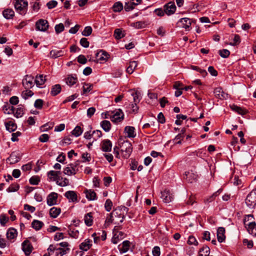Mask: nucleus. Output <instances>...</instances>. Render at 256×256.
<instances>
[{
	"instance_id": "obj_1",
	"label": "nucleus",
	"mask_w": 256,
	"mask_h": 256,
	"mask_svg": "<svg viewBox=\"0 0 256 256\" xmlns=\"http://www.w3.org/2000/svg\"><path fill=\"white\" fill-rule=\"evenodd\" d=\"M140 93L134 89L129 90V102L131 104L130 112L136 114L138 110V106H137L140 100Z\"/></svg>"
},
{
	"instance_id": "obj_2",
	"label": "nucleus",
	"mask_w": 256,
	"mask_h": 256,
	"mask_svg": "<svg viewBox=\"0 0 256 256\" xmlns=\"http://www.w3.org/2000/svg\"><path fill=\"white\" fill-rule=\"evenodd\" d=\"M128 126L125 127L124 136H120L118 140V144L120 148L122 154L124 157L127 158L128 150Z\"/></svg>"
},
{
	"instance_id": "obj_3",
	"label": "nucleus",
	"mask_w": 256,
	"mask_h": 256,
	"mask_svg": "<svg viewBox=\"0 0 256 256\" xmlns=\"http://www.w3.org/2000/svg\"><path fill=\"white\" fill-rule=\"evenodd\" d=\"M14 8L17 12L22 16H24L28 10V2L26 0H15Z\"/></svg>"
},
{
	"instance_id": "obj_4",
	"label": "nucleus",
	"mask_w": 256,
	"mask_h": 256,
	"mask_svg": "<svg viewBox=\"0 0 256 256\" xmlns=\"http://www.w3.org/2000/svg\"><path fill=\"white\" fill-rule=\"evenodd\" d=\"M246 206L250 208H254L256 206V188L253 190L246 196L245 200Z\"/></svg>"
},
{
	"instance_id": "obj_5",
	"label": "nucleus",
	"mask_w": 256,
	"mask_h": 256,
	"mask_svg": "<svg viewBox=\"0 0 256 256\" xmlns=\"http://www.w3.org/2000/svg\"><path fill=\"white\" fill-rule=\"evenodd\" d=\"M49 28L48 22L44 19H40L36 22V30L37 31L46 32Z\"/></svg>"
},
{
	"instance_id": "obj_6",
	"label": "nucleus",
	"mask_w": 256,
	"mask_h": 256,
	"mask_svg": "<svg viewBox=\"0 0 256 256\" xmlns=\"http://www.w3.org/2000/svg\"><path fill=\"white\" fill-rule=\"evenodd\" d=\"M34 78L31 75H26L23 78L22 84L25 89H30L34 86Z\"/></svg>"
},
{
	"instance_id": "obj_7",
	"label": "nucleus",
	"mask_w": 256,
	"mask_h": 256,
	"mask_svg": "<svg viewBox=\"0 0 256 256\" xmlns=\"http://www.w3.org/2000/svg\"><path fill=\"white\" fill-rule=\"evenodd\" d=\"M22 250L26 256H28L30 254L32 246L28 240H26L22 243Z\"/></svg>"
},
{
	"instance_id": "obj_8",
	"label": "nucleus",
	"mask_w": 256,
	"mask_h": 256,
	"mask_svg": "<svg viewBox=\"0 0 256 256\" xmlns=\"http://www.w3.org/2000/svg\"><path fill=\"white\" fill-rule=\"evenodd\" d=\"M176 10V6L173 2H170L164 6V12L168 15L174 14Z\"/></svg>"
},
{
	"instance_id": "obj_9",
	"label": "nucleus",
	"mask_w": 256,
	"mask_h": 256,
	"mask_svg": "<svg viewBox=\"0 0 256 256\" xmlns=\"http://www.w3.org/2000/svg\"><path fill=\"white\" fill-rule=\"evenodd\" d=\"M58 194L56 192H51L46 198V203L49 206L56 204Z\"/></svg>"
},
{
	"instance_id": "obj_10",
	"label": "nucleus",
	"mask_w": 256,
	"mask_h": 256,
	"mask_svg": "<svg viewBox=\"0 0 256 256\" xmlns=\"http://www.w3.org/2000/svg\"><path fill=\"white\" fill-rule=\"evenodd\" d=\"M124 114L120 110L116 111L114 114L110 117L112 121L114 122H120L124 118Z\"/></svg>"
},
{
	"instance_id": "obj_11",
	"label": "nucleus",
	"mask_w": 256,
	"mask_h": 256,
	"mask_svg": "<svg viewBox=\"0 0 256 256\" xmlns=\"http://www.w3.org/2000/svg\"><path fill=\"white\" fill-rule=\"evenodd\" d=\"M60 174L61 172L60 171L50 170L48 172V176L51 180L56 181L57 184V180L60 179Z\"/></svg>"
},
{
	"instance_id": "obj_12",
	"label": "nucleus",
	"mask_w": 256,
	"mask_h": 256,
	"mask_svg": "<svg viewBox=\"0 0 256 256\" xmlns=\"http://www.w3.org/2000/svg\"><path fill=\"white\" fill-rule=\"evenodd\" d=\"M102 150L104 152H110L112 150V143L109 140H104L101 144Z\"/></svg>"
},
{
	"instance_id": "obj_13",
	"label": "nucleus",
	"mask_w": 256,
	"mask_h": 256,
	"mask_svg": "<svg viewBox=\"0 0 256 256\" xmlns=\"http://www.w3.org/2000/svg\"><path fill=\"white\" fill-rule=\"evenodd\" d=\"M162 198L163 199V201L166 203H168L170 202L173 199V196L169 190H164L162 192Z\"/></svg>"
},
{
	"instance_id": "obj_14",
	"label": "nucleus",
	"mask_w": 256,
	"mask_h": 256,
	"mask_svg": "<svg viewBox=\"0 0 256 256\" xmlns=\"http://www.w3.org/2000/svg\"><path fill=\"white\" fill-rule=\"evenodd\" d=\"M215 96L220 99H226L228 98V94L224 92L221 88H216L214 90Z\"/></svg>"
},
{
	"instance_id": "obj_15",
	"label": "nucleus",
	"mask_w": 256,
	"mask_h": 256,
	"mask_svg": "<svg viewBox=\"0 0 256 256\" xmlns=\"http://www.w3.org/2000/svg\"><path fill=\"white\" fill-rule=\"evenodd\" d=\"M64 196L70 202H76L78 201V197L76 192L73 190H68L65 192Z\"/></svg>"
},
{
	"instance_id": "obj_16",
	"label": "nucleus",
	"mask_w": 256,
	"mask_h": 256,
	"mask_svg": "<svg viewBox=\"0 0 256 256\" xmlns=\"http://www.w3.org/2000/svg\"><path fill=\"white\" fill-rule=\"evenodd\" d=\"M217 238L219 242H222L225 240V228L223 227H219L217 230Z\"/></svg>"
},
{
	"instance_id": "obj_17",
	"label": "nucleus",
	"mask_w": 256,
	"mask_h": 256,
	"mask_svg": "<svg viewBox=\"0 0 256 256\" xmlns=\"http://www.w3.org/2000/svg\"><path fill=\"white\" fill-rule=\"evenodd\" d=\"M111 214V216L117 220L118 222H122L124 219V215L121 213L120 209H115L114 210Z\"/></svg>"
},
{
	"instance_id": "obj_18",
	"label": "nucleus",
	"mask_w": 256,
	"mask_h": 256,
	"mask_svg": "<svg viewBox=\"0 0 256 256\" xmlns=\"http://www.w3.org/2000/svg\"><path fill=\"white\" fill-rule=\"evenodd\" d=\"M92 246V241L89 239H86L80 245V248L84 251H87Z\"/></svg>"
},
{
	"instance_id": "obj_19",
	"label": "nucleus",
	"mask_w": 256,
	"mask_h": 256,
	"mask_svg": "<svg viewBox=\"0 0 256 256\" xmlns=\"http://www.w3.org/2000/svg\"><path fill=\"white\" fill-rule=\"evenodd\" d=\"M178 23H181L182 26L186 30H188L192 24V20L188 18H180L178 21Z\"/></svg>"
},
{
	"instance_id": "obj_20",
	"label": "nucleus",
	"mask_w": 256,
	"mask_h": 256,
	"mask_svg": "<svg viewBox=\"0 0 256 256\" xmlns=\"http://www.w3.org/2000/svg\"><path fill=\"white\" fill-rule=\"evenodd\" d=\"M230 106L232 110L237 112L239 114L243 116L248 113V110L246 109L238 106L236 105L232 104Z\"/></svg>"
},
{
	"instance_id": "obj_21",
	"label": "nucleus",
	"mask_w": 256,
	"mask_h": 256,
	"mask_svg": "<svg viewBox=\"0 0 256 256\" xmlns=\"http://www.w3.org/2000/svg\"><path fill=\"white\" fill-rule=\"evenodd\" d=\"M18 234V232L16 229L10 228H8L6 232L7 238L9 240L15 238Z\"/></svg>"
},
{
	"instance_id": "obj_22",
	"label": "nucleus",
	"mask_w": 256,
	"mask_h": 256,
	"mask_svg": "<svg viewBox=\"0 0 256 256\" xmlns=\"http://www.w3.org/2000/svg\"><path fill=\"white\" fill-rule=\"evenodd\" d=\"M3 16L7 20L12 18L14 16V11L10 8H6L2 12Z\"/></svg>"
},
{
	"instance_id": "obj_23",
	"label": "nucleus",
	"mask_w": 256,
	"mask_h": 256,
	"mask_svg": "<svg viewBox=\"0 0 256 256\" xmlns=\"http://www.w3.org/2000/svg\"><path fill=\"white\" fill-rule=\"evenodd\" d=\"M64 51L62 50H53L50 52V54L52 58H56L64 56Z\"/></svg>"
},
{
	"instance_id": "obj_24",
	"label": "nucleus",
	"mask_w": 256,
	"mask_h": 256,
	"mask_svg": "<svg viewBox=\"0 0 256 256\" xmlns=\"http://www.w3.org/2000/svg\"><path fill=\"white\" fill-rule=\"evenodd\" d=\"M247 230L250 234L256 236V224L254 222H250L248 223Z\"/></svg>"
},
{
	"instance_id": "obj_25",
	"label": "nucleus",
	"mask_w": 256,
	"mask_h": 256,
	"mask_svg": "<svg viewBox=\"0 0 256 256\" xmlns=\"http://www.w3.org/2000/svg\"><path fill=\"white\" fill-rule=\"evenodd\" d=\"M86 198L90 200H94L96 199V193L92 190H86L84 191Z\"/></svg>"
},
{
	"instance_id": "obj_26",
	"label": "nucleus",
	"mask_w": 256,
	"mask_h": 256,
	"mask_svg": "<svg viewBox=\"0 0 256 256\" xmlns=\"http://www.w3.org/2000/svg\"><path fill=\"white\" fill-rule=\"evenodd\" d=\"M185 176H186V178L190 183H192L198 178V176L192 172H185Z\"/></svg>"
},
{
	"instance_id": "obj_27",
	"label": "nucleus",
	"mask_w": 256,
	"mask_h": 256,
	"mask_svg": "<svg viewBox=\"0 0 256 256\" xmlns=\"http://www.w3.org/2000/svg\"><path fill=\"white\" fill-rule=\"evenodd\" d=\"M210 248L207 246H204L200 250L198 256H210Z\"/></svg>"
},
{
	"instance_id": "obj_28",
	"label": "nucleus",
	"mask_w": 256,
	"mask_h": 256,
	"mask_svg": "<svg viewBox=\"0 0 256 256\" xmlns=\"http://www.w3.org/2000/svg\"><path fill=\"white\" fill-rule=\"evenodd\" d=\"M77 81V77L76 76H73L72 75H68L66 78V84L70 86H73L76 83Z\"/></svg>"
},
{
	"instance_id": "obj_29",
	"label": "nucleus",
	"mask_w": 256,
	"mask_h": 256,
	"mask_svg": "<svg viewBox=\"0 0 256 256\" xmlns=\"http://www.w3.org/2000/svg\"><path fill=\"white\" fill-rule=\"evenodd\" d=\"M84 223L88 226H92L93 224L92 216V212H89L86 214L84 218Z\"/></svg>"
},
{
	"instance_id": "obj_30",
	"label": "nucleus",
	"mask_w": 256,
	"mask_h": 256,
	"mask_svg": "<svg viewBox=\"0 0 256 256\" xmlns=\"http://www.w3.org/2000/svg\"><path fill=\"white\" fill-rule=\"evenodd\" d=\"M61 210L60 208L53 207L50 210V217L56 218L60 214Z\"/></svg>"
},
{
	"instance_id": "obj_31",
	"label": "nucleus",
	"mask_w": 256,
	"mask_h": 256,
	"mask_svg": "<svg viewBox=\"0 0 256 256\" xmlns=\"http://www.w3.org/2000/svg\"><path fill=\"white\" fill-rule=\"evenodd\" d=\"M61 86L59 84L53 86L52 88L50 94L52 96H56L61 92Z\"/></svg>"
},
{
	"instance_id": "obj_32",
	"label": "nucleus",
	"mask_w": 256,
	"mask_h": 256,
	"mask_svg": "<svg viewBox=\"0 0 256 256\" xmlns=\"http://www.w3.org/2000/svg\"><path fill=\"white\" fill-rule=\"evenodd\" d=\"M118 250L121 254L125 253L128 251V240H124L118 246Z\"/></svg>"
},
{
	"instance_id": "obj_33",
	"label": "nucleus",
	"mask_w": 256,
	"mask_h": 256,
	"mask_svg": "<svg viewBox=\"0 0 256 256\" xmlns=\"http://www.w3.org/2000/svg\"><path fill=\"white\" fill-rule=\"evenodd\" d=\"M46 82L45 76H44L42 74L37 76L36 77L34 82L37 86H40L44 84Z\"/></svg>"
},
{
	"instance_id": "obj_34",
	"label": "nucleus",
	"mask_w": 256,
	"mask_h": 256,
	"mask_svg": "<svg viewBox=\"0 0 256 256\" xmlns=\"http://www.w3.org/2000/svg\"><path fill=\"white\" fill-rule=\"evenodd\" d=\"M44 225V223L38 220H34L32 222V226L36 230H40Z\"/></svg>"
},
{
	"instance_id": "obj_35",
	"label": "nucleus",
	"mask_w": 256,
	"mask_h": 256,
	"mask_svg": "<svg viewBox=\"0 0 256 256\" xmlns=\"http://www.w3.org/2000/svg\"><path fill=\"white\" fill-rule=\"evenodd\" d=\"M100 126L106 132H108L111 128V124L110 121L104 120L100 122Z\"/></svg>"
},
{
	"instance_id": "obj_36",
	"label": "nucleus",
	"mask_w": 256,
	"mask_h": 256,
	"mask_svg": "<svg viewBox=\"0 0 256 256\" xmlns=\"http://www.w3.org/2000/svg\"><path fill=\"white\" fill-rule=\"evenodd\" d=\"M78 172V170H74V168H72L68 166L64 170V172L65 174L68 176H72Z\"/></svg>"
},
{
	"instance_id": "obj_37",
	"label": "nucleus",
	"mask_w": 256,
	"mask_h": 256,
	"mask_svg": "<svg viewBox=\"0 0 256 256\" xmlns=\"http://www.w3.org/2000/svg\"><path fill=\"white\" fill-rule=\"evenodd\" d=\"M83 132V130L79 126H76L72 130V134L76 137L80 136Z\"/></svg>"
},
{
	"instance_id": "obj_38",
	"label": "nucleus",
	"mask_w": 256,
	"mask_h": 256,
	"mask_svg": "<svg viewBox=\"0 0 256 256\" xmlns=\"http://www.w3.org/2000/svg\"><path fill=\"white\" fill-rule=\"evenodd\" d=\"M70 248H56V251L55 252L56 256H63L65 254L67 253L68 251H69Z\"/></svg>"
},
{
	"instance_id": "obj_39",
	"label": "nucleus",
	"mask_w": 256,
	"mask_h": 256,
	"mask_svg": "<svg viewBox=\"0 0 256 256\" xmlns=\"http://www.w3.org/2000/svg\"><path fill=\"white\" fill-rule=\"evenodd\" d=\"M30 5L32 9L31 12L32 13L34 12H38L40 8V4L39 2H30Z\"/></svg>"
},
{
	"instance_id": "obj_40",
	"label": "nucleus",
	"mask_w": 256,
	"mask_h": 256,
	"mask_svg": "<svg viewBox=\"0 0 256 256\" xmlns=\"http://www.w3.org/2000/svg\"><path fill=\"white\" fill-rule=\"evenodd\" d=\"M33 95L34 92L32 90H29V89H26L22 92V96L24 100L28 98Z\"/></svg>"
},
{
	"instance_id": "obj_41",
	"label": "nucleus",
	"mask_w": 256,
	"mask_h": 256,
	"mask_svg": "<svg viewBox=\"0 0 256 256\" xmlns=\"http://www.w3.org/2000/svg\"><path fill=\"white\" fill-rule=\"evenodd\" d=\"M124 36V32L119 28H116L114 30V38L117 39L119 40L122 38Z\"/></svg>"
},
{
	"instance_id": "obj_42",
	"label": "nucleus",
	"mask_w": 256,
	"mask_h": 256,
	"mask_svg": "<svg viewBox=\"0 0 256 256\" xmlns=\"http://www.w3.org/2000/svg\"><path fill=\"white\" fill-rule=\"evenodd\" d=\"M112 9L114 12H120L123 9V5L120 2H116L114 4Z\"/></svg>"
},
{
	"instance_id": "obj_43",
	"label": "nucleus",
	"mask_w": 256,
	"mask_h": 256,
	"mask_svg": "<svg viewBox=\"0 0 256 256\" xmlns=\"http://www.w3.org/2000/svg\"><path fill=\"white\" fill-rule=\"evenodd\" d=\"M54 124L52 122L46 123L40 128L41 132H46L52 128Z\"/></svg>"
},
{
	"instance_id": "obj_44",
	"label": "nucleus",
	"mask_w": 256,
	"mask_h": 256,
	"mask_svg": "<svg viewBox=\"0 0 256 256\" xmlns=\"http://www.w3.org/2000/svg\"><path fill=\"white\" fill-rule=\"evenodd\" d=\"M96 58H98V59L100 60H105L108 58L107 54L103 50H100L96 52Z\"/></svg>"
},
{
	"instance_id": "obj_45",
	"label": "nucleus",
	"mask_w": 256,
	"mask_h": 256,
	"mask_svg": "<svg viewBox=\"0 0 256 256\" xmlns=\"http://www.w3.org/2000/svg\"><path fill=\"white\" fill-rule=\"evenodd\" d=\"M138 66L136 61L129 62V74H132Z\"/></svg>"
},
{
	"instance_id": "obj_46",
	"label": "nucleus",
	"mask_w": 256,
	"mask_h": 256,
	"mask_svg": "<svg viewBox=\"0 0 256 256\" xmlns=\"http://www.w3.org/2000/svg\"><path fill=\"white\" fill-rule=\"evenodd\" d=\"M114 223V224H118V220H116L113 217L111 216V214H110V216L108 217L105 221V224L106 226H109L110 224Z\"/></svg>"
},
{
	"instance_id": "obj_47",
	"label": "nucleus",
	"mask_w": 256,
	"mask_h": 256,
	"mask_svg": "<svg viewBox=\"0 0 256 256\" xmlns=\"http://www.w3.org/2000/svg\"><path fill=\"white\" fill-rule=\"evenodd\" d=\"M6 130L10 132H14L16 128V124L12 122L6 123Z\"/></svg>"
},
{
	"instance_id": "obj_48",
	"label": "nucleus",
	"mask_w": 256,
	"mask_h": 256,
	"mask_svg": "<svg viewBox=\"0 0 256 256\" xmlns=\"http://www.w3.org/2000/svg\"><path fill=\"white\" fill-rule=\"evenodd\" d=\"M20 186L18 184H12L6 190L8 192H15L18 190Z\"/></svg>"
},
{
	"instance_id": "obj_49",
	"label": "nucleus",
	"mask_w": 256,
	"mask_h": 256,
	"mask_svg": "<svg viewBox=\"0 0 256 256\" xmlns=\"http://www.w3.org/2000/svg\"><path fill=\"white\" fill-rule=\"evenodd\" d=\"M130 26H134L136 28H144L145 23L144 22L140 21L136 22H133L130 24Z\"/></svg>"
},
{
	"instance_id": "obj_50",
	"label": "nucleus",
	"mask_w": 256,
	"mask_h": 256,
	"mask_svg": "<svg viewBox=\"0 0 256 256\" xmlns=\"http://www.w3.org/2000/svg\"><path fill=\"white\" fill-rule=\"evenodd\" d=\"M93 85L90 84H84L83 86V94L90 92L92 90Z\"/></svg>"
},
{
	"instance_id": "obj_51",
	"label": "nucleus",
	"mask_w": 256,
	"mask_h": 256,
	"mask_svg": "<svg viewBox=\"0 0 256 256\" xmlns=\"http://www.w3.org/2000/svg\"><path fill=\"white\" fill-rule=\"evenodd\" d=\"M24 108L22 107L19 106L16 110V112H14V116L17 118H21L24 115Z\"/></svg>"
},
{
	"instance_id": "obj_52",
	"label": "nucleus",
	"mask_w": 256,
	"mask_h": 256,
	"mask_svg": "<svg viewBox=\"0 0 256 256\" xmlns=\"http://www.w3.org/2000/svg\"><path fill=\"white\" fill-rule=\"evenodd\" d=\"M130 5H129V10H133L135 6L140 4L142 0H130Z\"/></svg>"
},
{
	"instance_id": "obj_53",
	"label": "nucleus",
	"mask_w": 256,
	"mask_h": 256,
	"mask_svg": "<svg viewBox=\"0 0 256 256\" xmlns=\"http://www.w3.org/2000/svg\"><path fill=\"white\" fill-rule=\"evenodd\" d=\"M254 218L253 215L248 214L246 216L244 220V223L246 226V228H248V223L250 222H252V220Z\"/></svg>"
},
{
	"instance_id": "obj_54",
	"label": "nucleus",
	"mask_w": 256,
	"mask_h": 256,
	"mask_svg": "<svg viewBox=\"0 0 256 256\" xmlns=\"http://www.w3.org/2000/svg\"><path fill=\"white\" fill-rule=\"evenodd\" d=\"M218 52H219L220 55L222 58H228L230 54V51L226 49H223L222 50H220Z\"/></svg>"
},
{
	"instance_id": "obj_55",
	"label": "nucleus",
	"mask_w": 256,
	"mask_h": 256,
	"mask_svg": "<svg viewBox=\"0 0 256 256\" xmlns=\"http://www.w3.org/2000/svg\"><path fill=\"white\" fill-rule=\"evenodd\" d=\"M92 32V28L90 26H86L82 34L84 36H88L91 34Z\"/></svg>"
},
{
	"instance_id": "obj_56",
	"label": "nucleus",
	"mask_w": 256,
	"mask_h": 256,
	"mask_svg": "<svg viewBox=\"0 0 256 256\" xmlns=\"http://www.w3.org/2000/svg\"><path fill=\"white\" fill-rule=\"evenodd\" d=\"M8 160L10 161L11 164H14L18 162L20 160V158H18L16 155L12 153Z\"/></svg>"
},
{
	"instance_id": "obj_57",
	"label": "nucleus",
	"mask_w": 256,
	"mask_h": 256,
	"mask_svg": "<svg viewBox=\"0 0 256 256\" xmlns=\"http://www.w3.org/2000/svg\"><path fill=\"white\" fill-rule=\"evenodd\" d=\"M188 244L190 245L194 244L195 246L198 245V242L196 238L192 236H190L188 240Z\"/></svg>"
},
{
	"instance_id": "obj_58",
	"label": "nucleus",
	"mask_w": 256,
	"mask_h": 256,
	"mask_svg": "<svg viewBox=\"0 0 256 256\" xmlns=\"http://www.w3.org/2000/svg\"><path fill=\"white\" fill-rule=\"evenodd\" d=\"M29 181H30V183L31 184L37 185L38 184V182H40V180L38 176H32L30 179Z\"/></svg>"
},
{
	"instance_id": "obj_59",
	"label": "nucleus",
	"mask_w": 256,
	"mask_h": 256,
	"mask_svg": "<svg viewBox=\"0 0 256 256\" xmlns=\"http://www.w3.org/2000/svg\"><path fill=\"white\" fill-rule=\"evenodd\" d=\"M43 102L42 99H38L35 101L34 106L36 108L41 109L42 108Z\"/></svg>"
},
{
	"instance_id": "obj_60",
	"label": "nucleus",
	"mask_w": 256,
	"mask_h": 256,
	"mask_svg": "<svg viewBox=\"0 0 256 256\" xmlns=\"http://www.w3.org/2000/svg\"><path fill=\"white\" fill-rule=\"evenodd\" d=\"M64 26L62 24L60 23L55 26V31L56 34H60L64 30Z\"/></svg>"
},
{
	"instance_id": "obj_61",
	"label": "nucleus",
	"mask_w": 256,
	"mask_h": 256,
	"mask_svg": "<svg viewBox=\"0 0 256 256\" xmlns=\"http://www.w3.org/2000/svg\"><path fill=\"white\" fill-rule=\"evenodd\" d=\"M102 136V132L100 130H96L92 132V136L94 140L100 138Z\"/></svg>"
},
{
	"instance_id": "obj_62",
	"label": "nucleus",
	"mask_w": 256,
	"mask_h": 256,
	"mask_svg": "<svg viewBox=\"0 0 256 256\" xmlns=\"http://www.w3.org/2000/svg\"><path fill=\"white\" fill-rule=\"evenodd\" d=\"M240 42V36L238 34H234V38L233 39V42H230V44L231 46H236L239 44Z\"/></svg>"
},
{
	"instance_id": "obj_63",
	"label": "nucleus",
	"mask_w": 256,
	"mask_h": 256,
	"mask_svg": "<svg viewBox=\"0 0 256 256\" xmlns=\"http://www.w3.org/2000/svg\"><path fill=\"white\" fill-rule=\"evenodd\" d=\"M112 201L108 199L106 201L105 204H104V207H105L106 210L108 212H110L112 209Z\"/></svg>"
},
{
	"instance_id": "obj_64",
	"label": "nucleus",
	"mask_w": 256,
	"mask_h": 256,
	"mask_svg": "<svg viewBox=\"0 0 256 256\" xmlns=\"http://www.w3.org/2000/svg\"><path fill=\"white\" fill-rule=\"evenodd\" d=\"M152 254L154 256H160V248L158 246H154L153 248Z\"/></svg>"
}]
</instances>
